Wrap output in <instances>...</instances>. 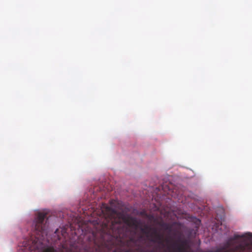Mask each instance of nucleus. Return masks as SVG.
<instances>
[{
  "mask_svg": "<svg viewBox=\"0 0 252 252\" xmlns=\"http://www.w3.org/2000/svg\"><path fill=\"white\" fill-rule=\"evenodd\" d=\"M101 209L104 216L101 228L103 233L120 237L124 231V227L122 226L123 214L105 204H102Z\"/></svg>",
  "mask_w": 252,
  "mask_h": 252,
  "instance_id": "nucleus-1",
  "label": "nucleus"
},
{
  "mask_svg": "<svg viewBox=\"0 0 252 252\" xmlns=\"http://www.w3.org/2000/svg\"><path fill=\"white\" fill-rule=\"evenodd\" d=\"M47 220L46 213L39 212L37 214L33 222L34 231L32 234L34 236L33 249L31 252H56L53 247H45L43 245V241L48 233Z\"/></svg>",
  "mask_w": 252,
  "mask_h": 252,
  "instance_id": "nucleus-2",
  "label": "nucleus"
},
{
  "mask_svg": "<svg viewBox=\"0 0 252 252\" xmlns=\"http://www.w3.org/2000/svg\"><path fill=\"white\" fill-rule=\"evenodd\" d=\"M216 252H252V233L234 234L229 238Z\"/></svg>",
  "mask_w": 252,
  "mask_h": 252,
  "instance_id": "nucleus-3",
  "label": "nucleus"
},
{
  "mask_svg": "<svg viewBox=\"0 0 252 252\" xmlns=\"http://www.w3.org/2000/svg\"><path fill=\"white\" fill-rule=\"evenodd\" d=\"M141 239L151 242H158V228L145 225L141 228Z\"/></svg>",
  "mask_w": 252,
  "mask_h": 252,
  "instance_id": "nucleus-4",
  "label": "nucleus"
},
{
  "mask_svg": "<svg viewBox=\"0 0 252 252\" xmlns=\"http://www.w3.org/2000/svg\"><path fill=\"white\" fill-rule=\"evenodd\" d=\"M166 243L168 244V249H172L175 252H183L184 247L183 245H179L177 241H174L172 238L166 239Z\"/></svg>",
  "mask_w": 252,
  "mask_h": 252,
  "instance_id": "nucleus-5",
  "label": "nucleus"
},
{
  "mask_svg": "<svg viewBox=\"0 0 252 252\" xmlns=\"http://www.w3.org/2000/svg\"><path fill=\"white\" fill-rule=\"evenodd\" d=\"M166 229L168 230L169 232H171L172 231V226L171 225H167Z\"/></svg>",
  "mask_w": 252,
  "mask_h": 252,
  "instance_id": "nucleus-6",
  "label": "nucleus"
},
{
  "mask_svg": "<svg viewBox=\"0 0 252 252\" xmlns=\"http://www.w3.org/2000/svg\"><path fill=\"white\" fill-rule=\"evenodd\" d=\"M158 246L160 244V241H161V236H160V235L159 234V231H158Z\"/></svg>",
  "mask_w": 252,
  "mask_h": 252,
  "instance_id": "nucleus-7",
  "label": "nucleus"
},
{
  "mask_svg": "<svg viewBox=\"0 0 252 252\" xmlns=\"http://www.w3.org/2000/svg\"><path fill=\"white\" fill-rule=\"evenodd\" d=\"M169 251L170 252H175L172 249L169 250Z\"/></svg>",
  "mask_w": 252,
  "mask_h": 252,
  "instance_id": "nucleus-8",
  "label": "nucleus"
},
{
  "mask_svg": "<svg viewBox=\"0 0 252 252\" xmlns=\"http://www.w3.org/2000/svg\"><path fill=\"white\" fill-rule=\"evenodd\" d=\"M158 206L160 205V204H159V202H158ZM159 210V208H158V210Z\"/></svg>",
  "mask_w": 252,
  "mask_h": 252,
  "instance_id": "nucleus-9",
  "label": "nucleus"
},
{
  "mask_svg": "<svg viewBox=\"0 0 252 252\" xmlns=\"http://www.w3.org/2000/svg\"><path fill=\"white\" fill-rule=\"evenodd\" d=\"M158 226L160 225V223H159V221H158Z\"/></svg>",
  "mask_w": 252,
  "mask_h": 252,
  "instance_id": "nucleus-10",
  "label": "nucleus"
},
{
  "mask_svg": "<svg viewBox=\"0 0 252 252\" xmlns=\"http://www.w3.org/2000/svg\"><path fill=\"white\" fill-rule=\"evenodd\" d=\"M58 231V229H56V231L55 233H57V231Z\"/></svg>",
  "mask_w": 252,
  "mask_h": 252,
  "instance_id": "nucleus-11",
  "label": "nucleus"
}]
</instances>
